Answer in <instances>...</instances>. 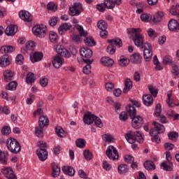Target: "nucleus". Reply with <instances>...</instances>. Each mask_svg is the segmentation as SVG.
Segmentation results:
<instances>
[{"instance_id":"1","label":"nucleus","mask_w":179,"mask_h":179,"mask_svg":"<svg viewBox=\"0 0 179 179\" xmlns=\"http://www.w3.org/2000/svg\"><path fill=\"white\" fill-rule=\"evenodd\" d=\"M129 34L134 35L133 37V41L136 47L140 48H143V43L145 41V37L143 35L141 34L142 29L141 28H130L127 29Z\"/></svg>"},{"instance_id":"2","label":"nucleus","mask_w":179,"mask_h":179,"mask_svg":"<svg viewBox=\"0 0 179 179\" xmlns=\"http://www.w3.org/2000/svg\"><path fill=\"white\" fill-rule=\"evenodd\" d=\"M124 137L129 143H135L136 141L138 143H143V136L139 131H137L136 133L130 131L124 135Z\"/></svg>"},{"instance_id":"3","label":"nucleus","mask_w":179,"mask_h":179,"mask_svg":"<svg viewBox=\"0 0 179 179\" xmlns=\"http://www.w3.org/2000/svg\"><path fill=\"white\" fill-rule=\"evenodd\" d=\"M108 42L109 43V45L108 46L106 51L110 55L115 53V46L117 47V48L122 47V41L120 38L109 39L108 40Z\"/></svg>"},{"instance_id":"4","label":"nucleus","mask_w":179,"mask_h":179,"mask_svg":"<svg viewBox=\"0 0 179 179\" xmlns=\"http://www.w3.org/2000/svg\"><path fill=\"white\" fill-rule=\"evenodd\" d=\"M7 148L11 153H19L22 150V146L19 141L15 138H10L7 141Z\"/></svg>"},{"instance_id":"5","label":"nucleus","mask_w":179,"mask_h":179,"mask_svg":"<svg viewBox=\"0 0 179 179\" xmlns=\"http://www.w3.org/2000/svg\"><path fill=\"white\" fill-rule=\"evenodd\" d=\"M32 33L40 38H44L47 36V26L44 24L36 25L32 28Z\"/></svg>"},{"instance_id":"6","label":"nucleus","mask_w":179,"mask_h":179,"mask_svg":"<svg viewBox=\"0 0 179 179\" xmlns=\"http://www.w3.org/2000/svg\"><path fill=\"white\" fill-rule=\"evenodd\" d=\"M106 156L110 159V160H118L120 155L118 154V150L113 145H109L106 150Z\"/></svg>"},{"instance_id":"7","label":"nucleus","mask_w":179,"mask_h":179,"mask_svg":"<svg viewBox=\"0 0 179 179\" xmlns=\"http://www.w3.org/2000/svg\"><path fill=\"white\" fill-rule=\"evenodd\" d=\"M152 124L154 128L150 130V135H151V136H157L159 134H163V132H164L165 129L163 124L156 122H153Z\"/></svg>"},{"instance_id":"8","label":"nucleus","mask_w":179,"mask_h":179,"mask_svg":"<svg viewBox=\"0 0 179 179\" xmlns=\"http://www.w3.org/2000/svg\"><path fill=\"white\" fill-rule=\"evenodd\" d=\"M82 10H83V7L82 6V3H75L69 8V15H71V16H79Z\"/></svg>"},{"instance_id":"9","label":"nucleus","mask_w":179,"mask_h":179,"mask_svg":"<svg viewBox=\"0 0 179 179\" xmlns=\"http://www.w3.org/2000/svg\"><path fill=\"white\" fill-rule=\"evenodd\" d=\"M54 50L59 54V55H62L64 58H71V53L66 50V49L64 48L61 44H56L54 46Z\"/></svg>"},{"instance_id":"10","label":"nucleus","mask_w":179,"mask_h":179,"mask_svg":"<svg viewBox=\"0 0 179 179\" xmlns=\"http://www.w3.org/2000/svg\"><path fill=\"white\" fill-rule=\"evenodd\" d=\"M131 119V127L135 129H139L143 125V117L139 115L133 116Z\"/></svg>"},{"instance_id":"11","label":"nucleus","mask_w":179,"mask_h":179,"mask_svg":"<svg viewBox=\"0 0 179 179\" xmlns=\"http://www.w3.org/2000/svg\"><path fill=\"white\" fill-rule=\"evenodd\" d=\"M144 59L145 61L149 62L152 59V55L153 52H152V45L149 43H144Z\"/></svg>"},{"instance_id":"12","label":"nucleus","mask_w":179,"mask_h":179,"mask_svg":"<svg viewBox=\"0 0 179 179\" xmlns=\"http://www.w3.org/2000/svg\"><path fill=\"white\" fill-rule=\"evenodd\" d=\"M19 16L21 20L27 22V23H30L33 20V15L26 10H20L19 12Z\"/></svg>"},{"instance_id":"13","label":"nucleus","mask_w":179,"mask_h":179,"mask_svg":"<svg viewBox=\"0 0 179 179\" xmlns=\"http://www.w3.org/2000/svg\"><path fill=\"white\" fill-rule=\"evenodd\" d=\"M52 65L54 68L56 69H59L62 65H64V63L65 61L64 60V58L59 55H56L53 57V59L52 61Z\"/></svg>"},{"instance_id":"14","label":"nucleus","mask_w":179,"mask_h":179,"mask_svg":"<svg viewBox=\"0 0 179 179\" xmlns=\"http://www.w3.org/2000/svg\"><path fill=\"white\" fill-rule=\"evenodd\" d=\"M36 153L41 162H45L46 159L48 158V151H47V149L38 148Z\"/></svg>"},{"instance_id":"15","label":"nucleus","mask_w":179,"mask_h":179,"mask_svg":"<svg viewBox=\"0 0 179 179\" xmlns=\"http://www.w3.org/2000/svg\"><path fill=\"white\" fill-rule=\"evenodd\" d=\"M2 173L7 179H17L16 176L13 174V169L10 167L3 168Z\"/></svg>"},{"instance_id":"16","label":"nucleus","mask_w":179,"mask_h":179,"mask_svg":"<svg viewBox=\"0 0 179 179\" xmlns=\"http://www.w3.org/2000/svg\"><path fill=\"white\" fill-rule=\"evenodd\" d=\"M72 29V24L71 23L65 22L62 24L58 28V33L60 36H64L68 30Z\"/></svg>"},{"instance_id":"17","label":"nucleus","mask_w":179,"mask_h":179,"mask_svg":"<svg viewBox=\"0 0 179 179\" xmlns=\"http://www.w3.org/2000/svg\"><path fill=\"white\" fill-rule=\"evenodd\" d=\"M80 54L83 59H85L84 58L89 59V58H92V55H93V52L88 48H82L80 50Z\"/></svg>"},{"instance_id":"18","label":"nucleus","mask_w":179,"mask_h":179,"mask_svg":"<svg viewBox=\"0 0 179 179\" xmlns=\"http://www.w3.org/2000/svg\"><path fill=\"white\" fill-rule=\"evenodd\" d=\"M43 57H44V55H43V52H35L30 55V59H31V62L33 64H34L36 62H40V61H41V59H43Z\"/></svg>"},{"instance_id":"19","label":"nucleus","mask_w":179,"mask_h":179,"mask_svg":"<svg viewBox=\"0 0 179 179\" xmlns=\"http://www.w3.org/2000/svg\"><path fill=\"white\" fill-rule=\"evenodd\" d=\"M96 118V115L92 114L91 113H87L84 115L83 117V122L87 124V125H91L94 122V119Z\"/></svg>"},{"instance_id":"20","label":"nucleus","mask_w":179,"mask_h":179,"mask_svg":"<svg viewBox=\"0 0 179 179\" xmlns=\"http://www.w3.org/2000/svg\"><path fill=\"white\" fill-rule=\"evenodd\" d=\"M10 65V61H9V56L8 55H4L0 57V66L1 68H6Z\"/></svg>"},{"instance_id":"21","label":"nucleus","mask_w":179,"mask_h":179,"mask_svg":"<svg viewBox=\"0 0 179 179\" xmlns=\"http://www.w3.org/2000/svg\"><path fill=\"white\" fill-rule=\"evenodd\" d=\"M168 27L171 31L179 30V22L176 20H171L168 23Z\"/></svg>"},{"instance_id":"22","label":"nucleus","mask_w":179,"mask_h":179,"mask_svg":"<svg viewBox=\"0 0 179 179\" xmlns=\"http://www.w3.org/2000/svg\"><path fill=\"white\" fill-rule=\"evenodd\" d=\"M3 76L6 82H10V80H13L15 78V73L9 69H7L3 71Z\"/></svg>"},{"instance_id":"23","label":"nucleus","mask_w":179,"mask_h":179,"mask_svg":"<svg viewBox=\"0 0 179 179\" xmlns=\"http://www.w3.org/2000/svg\"><path fill=\"white\" fill-rule=\"evenodd\" d=\"M17 32V26L16 25H9L5 30L6 36H13L15 33Z\"/></svg>"},{"instance_id":"24","label":"nucleus","mask_w":179,"mask_h":179,"mask_svg":"<svg viewBox=\"0 0 179 179\" xmlns=\"http://www.w3.org/2000/svg\"><path fill=\"white\" fill-rule=\"evenodd\" d=\"M143 103L145 106L148 107L153 104V96L150 94H145L143 96Z\"/></svg>"},{"instance_id":"25","label":"nucleus","mask_w":179,"mask_h":179,"mask_svg":"<svg viewBox=\"0 0 179 179\" xmlns=\"http://www.w3.org/2000/svg\"><path fill=\"white\" fill-rule=\"evenodd\" d=\"M118 173L121 176H125L129 171V167L125 164H122L117 167Z\"/></svg>"},{"instance_id":"26","label":"nucleus","mask_w":179,"mask_h":179,"mask_svg":"<svg viewBox=\"0 0 179 179\" xmlns=\"http://www.w3.org/2000/svg\"><path fill=\"white\" fill-rule=\"evenodd\" d=\"M101 64L103 66H113L114 65V60L108 57H103L101 59Z\"/></svg>"},{"instance_id":"27","label":"nucleus","mask_w":179,"mask_h":179,"mask_svg":"<svg viewBox=\"0 0 179 179\" xmlns=\"http://www.w3.org/2000/svg\"><path fill=\"white\" fill-rule=\"evenodd\" d=\"M62 171L66 176H69L70 177H73L75 176V169L72 166H64L62 168Z\"/></svg>"},{"instance_id":"28","label":"nucleus","mask_w":179,"mask_h":179,"mask_svg":"<svg viewBox=\"0 0 179 179\" xmlns=\"http://www.w3.org/2000/svg\"><path fill=\"white\" fill-rule=\"evenodd\" d=\"M39 127L41 128H44V127H47L50 124V120L46 116L41 115L39 117Z\"/></svg>"},{"instance_id":"29","label":"nucleus","mask_w":179,"mask_h":179,"mask_svg":"<svg viewBox=\"0 0 179 179\" xmlns=\"http://www.w3.org/2000/svg\"><path fill=\"white\" fill-rule=\"evenodd\" d=\"M161 169L166 171H171L173 170V163L171 161L164 162L161 164Z\"/></svg>"},{"instance_id":"30","label":"nucleus","mask_w":179,"mask_h":179,"mask_svg":"<svg viewBox=\"0 0 179 179\" xmlns=\"http://www.w3.org/2000/svg\"><path fill=\"white\" fill-rule=\"evenodd\" d=\"M124 85L123 93H128L132 89V80L130 78H127L124 80Z\"/></svg>"},{"instance_id":"31","label":"nucleus","mask_w":179,"mask_h":179,"mask_svg":"<svg viewBox=\"0 0 179 179\" xmlns=\"http://www.w3.org/2000/svg\"><path fill=\"white\" fill-rule=\"evenodd\" d=\"M130 61L134 64H141L142 57H141L139 53H134L130 57Z\"/></svg>"},{"instance_id":"32","label":"nucleus","mask_w":179,"mask_h":179,"mask_svg":"<svg viewBox=\"0 0 179 179\" xmlns=\"http://www.w3.org/2000/svg\"><path fill=\"white\" fill-rule=\"evenodd\" d=\"M61 174V167H59V164H55L52 167V176L55 178H57V177H59V175Z\"/></svg>"},{"instance_id":"33","label":"nucleus","mask_w":179,"mask_h":179,"mask_svg":"<svg viewBox=\"0 0 179 179\" xmlns=\"http://www.w3.org/2000/svg\"><path fill=\"white\" fill-rule=\"evenodd\" d=\"M118 64L120 66H128L129 65V59L124 56H120Z\"/></svg>"},{"instance_id":"34","label":"nucleus","mask_w":179,"mask_h":179,"mask_svg":"<svg viewBox=\"0 0 179 179\" xmlns=\"http://www.w3.org/2000/svg\"><path fill=\"white\" fill-rule=\"evenodd\" d=\"M126 110L128 114H129V116L131 118L136 115V109L135 108V107L131 105H129L126 107Z\"/></svg>"},{"instance_id":"35","label":"nucleus","mask_w":179,"mask_h":179,"mask_svg":"<svg viewBox=\"0 0 179 179\" xmlns=\"http://www.w3.org/2000/svg\"><path fill=\"white\" fill-rule=\"evenodd\" d=\"M102 139L105 142H107L108 143H111L113 142H115V139L113 136V135L110 134H103L102 136Z\"/></svg>"},{"instance_id":"36","label":"nucleus","mask_w":179,"mask_h":179,"mask_svg":"<svg viewBox=\"0 0 179 179\" xmlns=\"http://www.w3.org/2000/svg\"><path fill=\"white\" fill-rule=\"evenodd\" d=\"M35 81L36 76H34V74H33L32 73H29L26 77V82L27 85H31L32 83H34Z\"/></svg>"},{"instance_id":"37","label":"nucleus","mask_w":179,"mask_h":179,"mask_svg":"<svg viewBox=\"0 0 179 179\" xmlns=\"http://www.w3.org/2000/svg\"><path fill=\"white\" fill-rule=\"evenodd\" d=\"M153 64L155 65V71H162V70H163V66L160 64V62H159V59H157V56L154 57Z\"/></svg>"},{"instance_id":"38","label":"nucleus","mask_w":179,"mask_h":179,"mask_svg":"<svg viewBox=\"0 0 179 179\" xmlns=\"http://www.w3.org/2000/svg\"><path fill=\"white\" fill-rule=\"evenodd\" d=\"M76 29H77L81 37H86V36H87V31H85L83 26L77 24L76 25Z\"/></svg>"},{"instance_id":"39","label":"nucleus","mask_w":179,"mask_h":179,"mask_svg":"<svg viewBox=\"0 0 179 179\" xmlns=\"http://www.w3.org/2000/svg\"><path fill=\"white\" fill-rule=\"evenodd\" d=\"M164 16V13L162 12V11H159L158 13H157V14L155 15L154 19H153V22L155 23H157L159 22H162V20H163V17Z\"/></svg>"},{"instance_id":"40","label":"nucleus","mask_w":179,"mask_h":179,"mask_svg":"<svg viewBox=\"0 0 179 179\" xmlns=\"http://www.w3.org/2000/svg\"><path fill=\"white\" fill-rule=\"evenodd\" d=\"M144 167L146 170H155L156 169V166H155V163L152 161H146L144 163Z\"/></svg>"},{"instance_id":"41","label":"nucleus","mask_w":179,"mask_h":179,"mask_svg":"<svg viewBox=\"0 0 179 179\" xmlns=\"http://www.w3.org/2000/svg\"><path fill=\"white\" fill-rule=\"evenodd\" d=\"M76 145L77 148L83 149L86 146V141L83 138H78L76 141Z\"/></svg>"},{"instance_id":"42","label":"nucleus","mask_w":179,"mask_h":179,"mask_svg":"<svg viewBox=\"0 0 179 179\" xmlns=\"http://www.w3.org/2000/svg\"><path fill=\"white\" fill-rule=\"evenodd\" d=\"M179 4H176V6H172L169 12L171 15H173V16H177L179 17V10H178Z\"/></svg>"},{"instance_id":"43","label":"nucleus","mask_w":179,"mask_h":179,"mask_svg":"<svg viewBox=\"0 0 179 179\" xmlns=\"http://www.w3.org/2000/svg\"><path fill=\"white\" fill-rule=\"evenodd\" d=\"M87 64L83 69V72L85 75H89L92 72V66L90 65V60H87Z\"/></svg>"},{"instance_id":"44","label":"nucleus","mask_w":179,"mask_h":179,"mask_svg":"<svg viewBox=\"0 0 179 179\" xmlns=\"http://www.w3.org/2000/svg\"><path fill=\"white\" fill-rule=\"evenodd\" d=\"M55 133L59 138H65V131L61 127H57L55 128Z\"/></svg>"},{"instance_id":"45","label":"nucleus","mask_w":179,"mask_h":179,"mask_svg":"<svg viewBox=\"0 0 179 179\" xmlns=\"http://www.w3.org/2000/svg\"><path fill=\"white\" fill-rule=\"evenodd\" d=\"M84 41L86 45H88V47H94V45H96V41H94V39L92 38L87 37Z\"/></svg>"},{"instance_id":"46","label":"nucleus","mask_w":179,"mask_h":179,"mask_svg":"<svg viewBox=\"0 0 179 179\" xmlns=\"http://www.w3.org/2000/svg\"><path fill=\"white\" fill-rule=\"evenodd\" d=\"M103 3L107 9H114L115 8L113 0H104Z\"/></svg>"},{"instance_id":"47","label":"nucleus","mask_w":179,"mask_h":179,"mask_svg":"<svg viewBox=\"0 0 179 179\" xmlns=\"http://www.w3.org/2000/svg\"><path fill=\"white\" fill-rule=\"evenodd\" d=\"M141 20H142V22H145V23H148V22H150L152 20V15L147 13L141 14Z\"/></svg>"},{"instance_id":"48","label":"nucleus","mask_w":179,"mask_h":179,"mask_svg":"<svg viewBox=\"0 0 179 179\" xmlns=\"http://www.w3.org/2000/svg\"><path fill=\"white\" fill-rule=\"evenodd\" d=\"M47 9L48 10H52V12H57L58 10V6H57L54 2H49L47 5Z\"/></svg>"},{"instance_id":"49","label":"nucleus","mask_w":179,"mask_h":179,"mask_svg":"<svg viewBox=\"0 0 179 179\" xmlns=\"http://www.w3.org/2000/svg\"><path fill=\"white\" fill-rule=\"evenodd\" d=\"M97 27L100 30H106L108 27V24L104 20H99L97 23Z\"/></svg>"},{"instance_id":"50","label":"nucleus","mask_w":179,"mask_h":179,"mask_svg":"<svg viewBox=\"0 0 179 179\" xmlns=\"http://www.w3.org/2000/svg\"><path fill=\"white\" fill-rule=\"evenodd\" d=\"M49 40H50L51 43H57V40H58V35H57V33L50 31L49 34Z\"/></svg>"},{"instance_id":"51","label":"nucleus","mask_w":179,"mask_h":179,"mask_svg":"<svg viewBox=\"0 0 179 179\" xmlns=\"http://www.w3.org/2000/svg\"><path fill=\"white\" fill-rule=\"evenodd\" d=\"M148 90L151 93V94L153 95L154 97H156L157 96V93H159L157 88H156V87L153 85H149Z\"/></svg>"},{"instance_id":"52","label":"nucleus","mask_w":179,"mask_h":179,"mask_svg":"<svg viewBox=\"0 0 179 179\" xmlns=\"http://www.w3.org/2000/svg\"><path fill=\"white\" fill-rule=\"evenodd\" d=\"M102 168L103 169V170H106V171H110V170L113 169V166H111L110 164L108 163V162L103 161Z\"/></svg>"},{"instance_id":"53","label":"nucleus","mask_w":179,"mask_h":179,"mask_svg":"<svg viewBox=\"0 0 179 179\" xmlns=\"http://www.w3.org/2000/svg\"><path fill=\"white\" fill-rule=\"evenodd\" d=\"M83 156L85 159V160H92L93 158V155L92 152L87 150H84L83 152Z\"/></svg>"},{"instance_id":"54","label":"nucleus","mask_w":179,"mask_h":179,"mask_svg":"<svg viewBox=\"0 0 179 179\" xmlns=\"http://www.w3.org/2000/svg\"><path fill=\"white\" fill-rule=\"evenodd\" d=\"M43 127H36L35 129V134L38 138H43L44 136V132L43 131Z\"/></svg>"},{"instance_id":"55","label":"nucleus","mask_w":179,"mask_h":179,"mask_svg":"<svg viewBox=\"0 0 179 179\" xmlns=\"http://www.w3.org/2000/svg\"><path fill=\"white\" fill-rule=\"evenodd\" d=\"M147 34H148V37H150V38H156V37H157L156 32L152 28H149L147 30Z\"/></svg>"},{"instance_id":"56","label":"nucleus","mask_w":179,"mask_h":179,"mask_svg":"<svg viewBox=\"0 0 179 179\" xmlns=\"http://www.w3.org/2000/svg\"><path fill=\"white\" fill-rule=\"evenodd\" d=\"M162 114V105L160 103H158L156 105L155 110V115L156 117H160Z\"/></svg>"},{"instance_id":"57","label":"nucleus","mask_w":179,"mask_h":179,"mask_svg":"<svg viewBox=\"0 0 179 179\" xmlns=\"http://www.w3.org/2000/svg\"><path fill=\"white\" fill-rule=\"evenodd\" d=\"M17 87V83L15 81H13L8 83L7 89L8 90H16V88Z\"/></svg>"},{"instance_id":"58","label":"nucleus","mask_w":179,"mask_h":179,"mask_svg":"<svg viewBox=\"0 0 179 179\" xmlns=\"http://www.w3.org/2000/svg\"><path fill=\"white\" fill-rule=\"evenodd\" d=\"M94 122L98 128H103V122H101V119L100 117L95 116V119L94 120Z\"/></svg>"},{"instance_id":"59","label":"nucleus","mask_w":179,"mask_h":179,"mask_svg":"<svg viewBox=\"0 0 179 179\" xmlns=\"http://www.w3.org/2000/svg\"><path fill=\"white\" fill-rule=\"evenodd\" d=\"M0 162L2 164H6L8 163V157L0 150Z\"/></svg>"},{"instance_id":"60","label":"nucleus","mask_w":179,"mask_h":179,"mask_svg":"<svg viewBox=\"0 0 179 179\" xmlns=\"http://www.w3.org/2000/svg\"><path fill=\"white\" fill-rule=\"evenodd\" d=\"M163 62L166 64V65H169L173 62V57L170 55H166L164 57Z\"/></svg>"},{"instance_id":"61","label":"nucleus","mask_w":179,"mask_h":179,"mask_svg":"<svg viewBox=\"0 0 179 179\" xmlns=\"http://www.w3.org/2000/svg\"><path fill=\"white\" fill-rule=\"evenodd\" d=\"M40 85L42 87H46L48 85V78L47 77H43L40 80Z\"/></svg>"},{"instance_id":"62","label":"nucleus","mask_w":179,"mask_h":179,"mask_svg":"<svg viewBox=\"0 0 179 179\" xmlns=\"http://www.w3.org/2000/svg\"><path fill=\"white\" fill-rule=\"evenodd\" d=\"M168 136L171 141H177V138H178V134H177V132H171L168 134Z\"/></svg>"},{"instance_id":"63","label":"nucleus","mask_w":179,"mask_h":179,"mask_svg":"<svg viewBox=\"0 0 179 179\" xmlns=\"http://www.w3.org/2000/svg\"><path fill=\"white\" fill-rule=\"evenodd\" d=\"M105 88L106 90H107V92H111V90H113V89H114V83H106L105 84Z\"/></svg>"},{"instance_id":"64","label":"nucleus","mask_w":179,"mask_h":179,"mask_svg":"<svg viewBox=\"0 0 179 179\" xmlns=\"http://www.w3.org/2000/svg\"><path fill=\"white\" fill-rule=\"evenodd\" d=\"M10 133V127H4L2 128L1 129V134L2 135H9V134Z\"/></svg>"}]
</instances>
